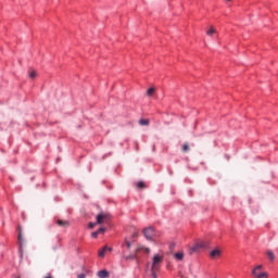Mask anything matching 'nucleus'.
Here are the masks:
<instances>
[{
    "mask_svg": "<svg viewBox=\"0 0 278 278\" xmlns=\"http://www.w3.org/2000/svg\"><path fill=\"white\" fill-rule=\"evenodd\" d=\"M110 220V214L101 212L96 216V224L103 225V223H108Z\"/></svg>",
    "mask_w": 278,
    "mask_h": 278,
    "instance_id": "nucleus-3",
    "label": "nucleus"
},
{
    "mask_svg": "<svg viewBox=\"0 0 278 278\" xmlns=\"http://www.w3.org/2000/svg\"><path fill=\"white\" fill-rule=\"evenodd\" d=\"M175 260H177L178 262H182L184 260V252H177L174 254Z\"/></svg>",
    "mask_w": 278,
    "mask_h": 278,
    "instance_id": "nucleus-12",
    "label": "nucleus"
},
{
    "mask_svg": "<svg viewBox=\"0 0 278 278\" xmlns=\"http://www.w3.org/2000/svg\"><path fill=\"white\" fill-rule=\"evenodd\" d=\"M148 97H153V94H155V88H149L147 91Z\"/></svg>",
    "mask_w": 278,
    "mask_h": 278,
    "instance_id": "nucleus-15",
    "label": "nucleus"
},
{
    "mask_svg": "<svg viewBox=\"0 0 278 278\" xmlns=\"http://www.w3.org/2000/svg\"><path fill=\"white\" fill-rule=\"evenodd\" d=\"M22 236H23V231L20 229V232H18V240H21Z\"/></svg>",
    "mask_w": 278,
    "mask_h": 278,
    "instance_id": "nucleus-24",
    "label": "nucleus"
},
{
    "mask_svg": "<svg viewBox=\"0 0 278 278\" xmlns=\"http://www.w3.org/2000/svg\"><path fill=\"white\" fill-rule=\"evenodd\" d=\"M144 253H151V250L149 248H143Z\"/></svg>",
    "mask_w": 278,
    "mask_h": 278,
    "instance_id": "nucleus-23",
    "label": "nucleus"
},
{
    "mask_svg": "<svg viewBox=\"0 0 278 278\" xmlns=\"http://www.w3.org/2000/svg\"><path fill=\"white\" fill-rule=\"evenodd\" d=\"M182 151H184L185 153H188V151H190V146H188V143H185V144L182 146Z\"/></svg>",
    "mask_w": 278,
    "mask_h": 278,
    "instance_id": "nucleus-17",
    "label": "nucleus"
},
{
    "mask_svg": "<svg viewBox=\"0 0 278 278\" xmlns=\"http://www.w3.org/2000/svg\"><path fill=\"white\" fill-rule=\"evenodd\" d=\"M266 255L271 262H274L275 253L273 252V250H267Z\"/></svg>",
    "mask_w": 278,
    "mask_h": 278,
    "instance_id": "nucleus-13",
    "label": "nucleus"
},
{
    "mask_svg": "<svg viewBox=\"0 0 278 278\" xmlns=\"http://www.w3.org/2000/svg\"><path fill=\"white\" fill-rule=\"evenodd\" d=\"M96 226H97V222L96 223H89V225H88L89 229H94Z\"/></svg>",
    "mask_w": 278,
    "mask_h": 278,
    "instance_id": "nucleus-18",
    "label": "nucleus"
},
{
    "mask_svg": "<svg viewBox=\"0 0 278 278\" xmlns=\"http://www.w3.org/2000/svg\"><path fill=\"white\" fill-rule=\"evenodd\" d=\"M56 225L59 227H63L64 229H66V227H71V222L68 220H63V219H58L56 220Z\"/></svg>",
    "mask_w": 278,
    "mask_h": 278,
    "instance_id": "nucleus-7",
    "label": "nucleus"
},
{
    "mask_svg": "<svg viewBox=\"0 0 278 278\" xmlns=\"http://www.w3.org/2000/svg\"><path fill=\"white\" fill-rule=\"evenodd\" d=\"M160 264H162V256L160 254H155L152 260V267H151V277L157 278V273L160 270Z\"/></svg>",
    "mask_w": 278,
    "mask_h": 278,
    "instance_id": "nucleus-1",
    "label": "nucleus"
},
{
    "mask_svg": "<svg viewBox=\"0 0 278 278\" xmlns=\"http://www.w3.org/2000/svg\"><path fill=\"white\" fill-rule=\"evenodd\" d=\"M98 277L99 278H108V277H110V273H108V270H105V269L100 270V271H98Z\"/></svg>",
    "mask_w": 278,
    "mask_h": 278,
    "instance_id": "nucleus-9",
    "label": "nucleus"
},
{
    "mask_svg": "<svg viewBox=\"0 0 278 278\" xmlns=\"http://www.w3.org/2000/svg\"><path fill=\"white\" fill-rule=\"evenodd\" d=\"M216 28H214V26H211L207 30H206V35H208L210 37L216 35Z\"/></svg>",
    "mask_w": 278,
    "mask_h": 278,
    "instance_id": "nucleus-10",
    "label": "nucleus"
},
{
    "mask_svg": "<svg viewBox=\"0 0 278 278\" xmlns=\"http://www.w3.org/2000/svg\"><path fill=\"white\" fill-rule=\"evenodd\" d=\"M220 254H222L220 250L215 249V250H213V251L211 252L210 255H211L212 260H215V257H220Z\"/></svg>",
    "mask_w": 278,
    "mask_h": 278,
    "instance_id": "nucleus-8",
    "label": "nucleus"
},
{
    "mask_svg": "<svg viewBox=\"0 0 278 278\" xmlns=\"http://www.w3.org/2000/svg\"><path fill=\"white\" fill-rule=\"evenodd\" d=\"M149 119H144V118H141L140 121H139V125H142V126H147V125H149Z\"/></svg>",
    "mask_w": 278,
    "mask_h": 278,
    "instance_id": "nucleus-16",
    "label": "nucleus"
},
{
    "mask_svg": "<svg viewBox=\"0 0 278 278\" xmlns=\"http://www.w3.org/2000/svg\"><path fill=\"white\" fill-rule=\"evenodd\" d=\"M91 238H99V232L98 231L92 232Z\"/></svg>",
    "mask_w": 278,
    "mask_h": 278,
    "instance_id": "nucleus-20",
    "label": "nucleus"
},
{
    "mask_svg": "<svg viewBox=\"0 0 278 278\" xmlns=\"http://www.w3.org/2000/svg\"><path fill=\"white\" fill-rule=\"evenodd\" d=\"M28 77H29L30 79L37 78V77H38V72H37L36 70L29 71V72H28Z\"/></svg>",
    "mask_w": 278,
    "mask_h": 278,
    "instance_id": "nucleus-11",
    "label": "nucleus"
},
{
    "mask_svg": "<svg viewBox=\"0 0 278 278\" xmlns=\"http://www.w3.org/2000/svg\"><path fill=\"white\" fill-rule=\"evenodd\" d=\"M260 270H262V265H257L253 271L252 275L255 278H268V273L264 271V273H260Z\"/></svg>",
    "mask_w": 278,
    "mask_h": 278,
    "instance_id": "nucleus-5",
    "label": "nucleus"
},
{
    "mask_svg": "<svg viewBox=\"0 0 278 278\" xmlns=\"http://www.w3.org/2000/svg\"><path fill=\"white\" fill-rule=\"evenodd\" d=\"M205 249H207V242L199 241L189 249V254L192 255V253H199L205 251Z\"/></svg>",
    "mask_w": 278,
    "mask_h": 278,
    "instance_id": "nucleus-2",
    "label": "nucleus"
},
{
    "mask_svg": "<svg viewBox=\"0 0 278 278\" xmlns=\"http://www.w3.org/2000/svg\"><path fill=\"white\" fill-rule=\"evenodd\" d=\"M227 1H231V0H227Z\"/></svg>",
    "mask_w": 278,
    "mask_h": 278,
    "instance_id": "nucleus-27",
    "label": "nucleus"
},
{
    "mask_svg": "<svg viewBox=\"0 0 278 278\" xmlns=\"http://www.w3.org/2000/svg\"><path fill=\"white\" fill-rule=\"evenodd\" d=\"M112 253V248H109L108 245H104L101 250L98 251V256L99 257H105V253Z\"/></svg>",
    "mask_w": 278,
    "mask_h": 278,
    "instance_id": "nucleus-6",
    "label": "nucleus"
},
{
    "mask_svg": "<svg viewBox=\"0 0 278 278\" xmlns=\"http://www.w3.org/2000/svg\"><path fill=\"white\" fill-rule=\"evenodd\" d=\"M126 260H136V255H128L126 256Z\"/></svg>",
    "mask_w": 278,
    "mask_h": 278,
    "instance_id": "nucleus-22",
    "label": "nucleus"
},
{
    "mask_svg": "<svg viewBox=\"0 0 278 278\" xmlns=\"http://www.w3.org/2000/svg\"><path fill=\"white\" fill-rule=\"evenodd\" d=\"M97 231H98V235L99 233H105V227H101Z\"/></svg>",
    "mask_w": 278,
    "mask_h": 278,
    "instance_id": "nucleus-19",
    "label": "nucleus"
},
{
    "mask_svg": "<svg viewBox=\"0 0 278 278\" xmlns=\"http://www.w3.org/2000/svg\"><path fill=\"white\" fill-rule=\"evenodd\" d=\"M125 244H126L127 249H131V243L129 241L126 240Z\"/></svg>",
    "mask_w": 278,
    "mask_h": 278,
    "instance_id": "nucleus-21",
    "label": "nucleus"
},
{
    "mask_svg": "<svg viewBox=\"0 0 278 278\" xmlns=\"http://www.w3.org/2000/svg\"><path fill=\"white\" fill-rule=\"evenodd\" d=\"M143 236L147 238V240L153 241L155 238V228L154 227H148L143 229Z\"/></svg>",
    "mask_w": 278,
    "mask_h": 278,
    "instance_id": "nucleus-4",
    "label": "nucleus"
},
{
    "mask_svg": "<svg viewBox=\"0 0 278 278\" xmlns=\"http://www.w3.org/2000/svg\"><path fill=\"white\" fill-rule=\"evenodd\" d=\"M78 278H86V274H79Z\"/></svg>",
    "mask_w": 278,
    "mask_h": 278,
    "instance_id": "nucleus-25",
    "label": "nucleus"
},
{
    "mask_svg": "<svg viewBox=\"0 0 278 278\" xmlns=\"http://www.w3.org/2000/svg\"><path fill=\"white\" fill-rule=\"evenodd\" d=\"M134 236H138V232H135Z\"/></svg>",
    "mask_w": 278,
    "mask_h": 278,
    "instance_id": "nucleus-26",
    "label": "nucleus"
},
{
    "mask_svg": "<svg viewBox=\"0 0 278 278\" xmlns=\"http://www.w3.org/2000/svg\"><path fill=\"white\" fill-rule=\"evenodd\" d=\"M137 188H139V190H144V188H147V185L144 184V181H139L137 182Z\"/></svg>",
    "mask_w": 278,
    "mask_h": 278,
    "instance_id": "nucleus-14",
    "label": "nucleus"
}]
</instances>
